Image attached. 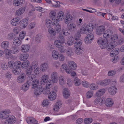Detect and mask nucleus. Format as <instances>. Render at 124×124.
Instances as JSON below:
<instances>
[{"mask_svg":"<svg viewBox=\"0 0 124 124\" xmlns=\"http://www.w3.org/2000/svg\"><path fill=\"white\" fill-rule=\"evenodd\" d=\"M113 34V32L110 30H107L105 31L103 33V36L104 39L100 38L97 40L98 44L100 45L102 49H103L108 44V38L109 37Z\"/></svg>","mask_w":124,"mask_h":124,"instance_id":"nucleus-1","label":"nucleus"},{"mask_svg":"<svg viewBox=\"0 0 124 124\" xmlns=\"http://www.w3.org/2000/svg\"><path fill=\"white\" fill-rule=\"evenodd\" d=\"M31 77H28L27 83H25L22 85L21 89L24 91H26L29 89L30 85L32 86V88H35L39 83V81L36 80L35 81H32L31 80Z\"/></svg>","mask_w":124,"mask_h":124,"instance_id":"nucleus-2","label":"nucleus"},{"mask_svg":"<svg viewBox=\"0 0 124 124\" xmlns=\"http://www.w3.org/2000/svg\"><path fill=\"white\" fill-rule=\"evenodd\" d=\"M75 40H76L75 42L74 46V49L75 50V52L77 54L78 49V42L77 37L74 38L73 37H70L68 39L67 44L69 46L72 45L74 42Z\"/></svg>","mask_w":124,"mask_h":124,"instance_id":"nucleus-3","label":"nucleus"},{"mask_svg":"<svg viewBox=\"0 0 124 124\" xmlns=\"http://www.w3.org/2000/svg\"><path fill=\"white\" fill-rule=\"evenodd\" d=\"M93 25L91 24H88L86 26L81 27L80 31L81 33H91L93 31Z\"/></svg>","mask_w":124,"mask_h":124,"instance_id":"nucleus-4","label":"nucleus"},{"mask_svg":"<svg viewBox=\"0 0 124 124\" xmlns=\"http://www.w3.org/2000/svg\"><path fill=\"white\" fill-rule=\"evenodd\" d=\"M33 68L32 67L30 66L29 67L26 71V74L27 76H29L28 77H31L32 79L31 80L32 81H35L36 80H38L36 79V78L35 75L32 73Z\"/></svg>","mask_w":124,"mask_h":124,"instance_id":"nucleus-5","label":"nucleus"},{"mask_svg":"<svg viewBox=\"0 0 124 124\" xmlns=\"http://www.w3.org/2000/svg\"><path fill=\"white\" fill-rule=\"evenodd\" d=\"M81 36V34L78 33V54H82L84 50V49L82 45V40L81 39H78V38L80 37Z\"/></svg>","mask_w":124,"mask_h":124,"instance_id":"nucleus-6","label":"nucleus"},{"mask_svg":"<svg viewBox=\"0 0 124 124\" xmlns=\"http://www.w3.org/2000/svg\"><path fill=\"white\" fill-rule=\"evenodd\" d=\"M39 83L37 85V86L35 88V89L34 90V93L36 96H39L40 95L43 91V87L41 86H38Z\"/></svg>","mask_w":124,"mask_h":124,"instance_id":"nucleus-7","label":"nucleus"},{"mask_svg":"<svg viewBox=\"0 0 124 124\" xmlns=\"http://www.w3.org/2000/svg\"><path fill=\"white\" fill-rule=\"evenodd\" d=\"M93 38L94 36L92 34H89L85 38V43L88 44H90L93 41Z\"/></svg>","mask_w":124,"mask_h":124,"instance_id":"nucleus-8","label":"nucleus"},{"mask_svg":"<svg viewBox=\"0 0 124 124\" xmlns=\"http://www.w3.org/2000/svg\"><path fill=\"white\" fill-rule=\"evenodd\" d=\"M106 28L105 26L103 25H100L98 27L96 30V33L98 35H101L103 33Z\"/></svg>","mask_w":124,"mask_h":124,"instance_id":"nucleus-9","label":"nucleus"},{"mask_svg":"<svg viewBox=\"0 0 124 124\" xmlns=\"http://www.w3.org/2000/svg\"><path fill=\"white\" fill-rule=\"evenodd\" d=\"M51 79L53 83H56L58 79V75L57 73L55 71L53 72L51 74Z\"/></svg>","mask_w":124,"mask_h":124,"instance_id":"nucleus-10","label":"nucleus"},{"mask_svg":"<svg viewBox=\"0 0 124 124\" xmlns=\"http://www.w3.org/2000/svg\"><path fill=\"white\" fill-rule=\"evenodd\" d=\"M49 78L48 75L45 74L43 75L40 81V83L41 85H44L45 84H47V82Z\"/></svg>","mask_w":124,"mask_h":124,"instance_id":"nucleus-11","label":"nucleus"},{"mask_svg":"<svg viewBox=\"0 0 124 124\" xmlns=\"http://www.w3.org/2000/svg\"><path fill=\"white\" fill-rule=\"evenodd\" d=\"M108 90L109 93L111 95H115L117 91V88L115 86L110 87L108 88Z\"/></svg>","mask_w":124,"mask_h":124,"instance_id":"nucleus-12","label":"nucleus"},{"mask_svg":"<svg viewBox=\"0 0 124 124\" xmlns=\"http://www.w3.org/2000/svg\"><path fill=\"white\" fill-rule=\"evenodd\" d=\"M25 78V74L24 73L21 74L18 76L17 81L18 83H22L24 81Z\"/></svg>","mask_w":124,"mask_h":124,"instance_id":"nucleus-13","label":"nucleus"},{"mask_svg":"<svg viewBox=\"0 0 124 124\" xmlns=\"http://www.w3.org/2000/svg\"><path fill=\"white\" fill-rule=\"evenodd\" d=\"M68 66L69 68V70H74L77 67V65L73 61H70L68 62Z\"/></svg>","mask_w":124,"mask_h":124,"instance_id":"nucleus-14","label":"nucleus"},{"mask_svg":"<svg viewBox=\"0 0 124 124\" xmlns=\"http://www.w3.org/2000/svg\"><path fill=\"white\" fill-rule=\"evenodd\" d=\"M104 102L103 99L100 97L96 98L93 101V103L94 104L101 106L103 105Z\"/></svg>","mask_w":124,"mask_h":124,"instance_id":"nucleus-15","label":"nucleus"},{"mask_svg":"<svg viewBox=\"0 0 124 124\" xmlns=\"http://www.w3.org/2000/svg\"><path fill=\"white\" fill-rule=\"evenodd\" d=\"M26 8L25 7H22L16 10V16H19L22 14L25 11Z\"/></svg>","mask_w":124,"mask_h":124,"instance_id":"nucleus-16","label":"nucleus"},{"mask_svg":"<svg viewBox=\"0 0 124 124\" xmlns=\"http://www.w3.org/2000/svg\"><path fill=\"white\" fill-rule=\"evenodd\" d=\"M110 81V79L102 81H98L96 82V83L98 85L105 86L108 85L109 84Z\"/></svg>","mask_w":124,"mask_h":124,"instance_id":"nucleus-17","label":"nucleus"},{"mask_svg":"<svg viewBox=\"0 0 124 124\" xmlns=\"http://www.w3.org/2000/svg\"><path fill=\"white\" fill-rule=\"evenodd\" d=\"M62 105V102L58 100L54 106L53 108L54 111H58Z\"/></svg>","mask_w":124,"mask_h":124,"instance_id":"nucleus-18","label":"nucleus"},{"mask_svg":"<svg viewBox=\"0 0 124 124\" xmlns=\"http://www.w3.org/2000/svg\"><path fill=\"white\" fill-rule=\"evenodd\" d=\"M20 22V19L19 18H15L11 20V24L13 26H16Z\"/></svg>","mask_w":124,"mask_h":124,"instance_id":"nucleus-19","label":"nucleus"},{"mask_svg":"<svg viewBox=\"0 0 124 124\" xmlns=\"http://www.w3.org/2000/svg\"><path fill=\"white\" fill-rule=\"evenodd\" d=\"M30 48V46L29 45H24L21 46V49L22 52L25 53L29 52Z\"/></svg>","mask_w":124,"mask_h":124,"instance_id":"nucleus-20","label":"nucleus"},{"mask_svg":"<svg viewBox=\"0 0 124 124\" xmlns=\"http://www.w3.org/2000/svg\"><path fill=\"white\" fill-rule=\"evenodd\" d=\"M26 121L29 124H36L37 123V121L32 117H28Z\"/></svg>","mask_w":124,"mask_h":124,"instance_id":"nucleus-21","label":"nucleus"},{"mask_svg":"<svg viewBox=\"0 0 124 124\" xmlns=\"http://www.w3.org/2000/svg\"><path fill=\"white\" fill-rule=\"evenodd\" d=\"M21 40L18 37H16L13 40L14 44L16 46H19L21 44Z\"/></svg>","mask_w":124,"mask_h":124,"instance_id":"nucleus-22","label":"nucleus"},{"mask_svg":"<svg viewBox=\"0 0 124 124\" xmlns=\"http://www.w3.org/2000/svg\"><path fill=\"white\" fill-rule=\"evenodd\" d=\"M72 19V16L67 14L65 17L64 20V22L65 23L68 24L71 21Z\"/></svg>","mask_w":124,"mask_h":124,"instance_id":"nucleus-23","label":"nucleus"},{"mask_svg":"<svg viewBox=\"0 0 124 124\" xmlns=\"http://www.w3.org/2000/svg\"><path fill=\"white\" fill-rule=\"evenodd\" d=\"M56 94L54 91H51L49 93L48 98L51 101L54 100L56 97Z\"/></svg>","mask_w":124,"mask_h":124,"instance_id":"nucleus-24","label":"nucleus"},{"mask_svg":"<svg viewBox=\"0 0 124 124\" xmlns=\"http://www.w3.org/2000/svg\"><path fill=\"white\" fill-rule=\"evenodd\" d=\"M9 45V42L8 41H4L2 42L1 44V48L4 49L8 48Z\"/></svg>","mask_w":124,"mask_h":124,"instance_id":"nucleus-25","label":"nucleus"},{"mask_svg":"<svg viewBox=\"0 0 124 124\" xmlns=\"http://www.w3.org/2000/svg\"><path fill=\"white\" fill-rule=\"evenodd\" d=\"M113 101L111 98H108L106 100L105 104L108 107L112 106L113 105Z\"/></svg>","mask_w":124,"mask_h":124,"instance_id":"nucleus-26","label":"nucleus"},{"mask_svg":"<svg viewBox=\"0 0 124 124\" xmlns=\"http://www.w3.org/2000/svg\"><path fill=\"white\" fill-rule=\"evenodd\" d=\"M105 90L103 88L99 89L96 93V95L97 97H99L105 93Z\"/></svg>","mask_w":124,"mask_h":124,"instance_id":"nucleus-27","label":"nucleus"},{"mask_svg":"<svg viewBox=\"0 0 124 124\" xmlns=\"http://www.w3.org/2000/svg\"><path fill=\"white\" fill-rule=\"evenodd\" d=\"M49 68L48 65L46 63L42 64L40 66V70L44 72L46 70Z\"/></svg>","mask_w":124,"mask_h":124,"instance_id":"nucleus-28","label":"nucleus"},{"mask_svg":"<svg viewBox=\"0 0 124 124\" xmlns=\"http://www.w3.org/2000/svg\"><path fill=\"white\" fill-rule=\"evenodd\" d=\"M63 94L64 97L65 98H67L70 95V92L68 89L64 88L63 91Z\"/></svg>","mask_w":124,"mask_h":124,"instance_id":"nucleus-29","label":"nucleus"},{"mask_svg":"<svg viewBox=\"0 0 124 124\" xmlns=\"http://www.w3.org/2000/svg\"><path fill=\"white\" fill-rule=\"evenodd\" d=\"M12 72L13 74L15 75H18L21 72V69L19 68H17V66H15L13 68L12 70Z\"/></svg>","mask_w":124,"mask_h":124,"instance_id":"nucleus-30","label":"nucleus"},{"mask_svg":"<svg viewBox=\"0 0 124 124\" xmlns=\"http://www.w3.org/2000/svg\"><path fill=\"white\" fill-rule=\"evenodd\" d=\"M51 84L49 83L47 85H46V88L43 89V93L45 95H46L49 93L50 91V89L49 88V86H50Z\"/></svg>","mask_w":124,"mask_h":124,"instance_id":"nucleus-31","label":"nucleus"},{"mask_svg":"<svg viewBox=\"0 0 124 124\" xmlns=\"http://www.w3.org/2000/svg\"><path fill=\"white\" fill-rule=\"evenodd\" d=\"M119 52V48H116L111 51L110 54V55L111 56L113 57L118 54Z\"/></svg>","mask_w":124,"mask_h":124,"instance_id":"nucleus-32","label":"nucleus"},{"mask_svg":"<svg viewBox=\"0 0 124 124\" xmlns=\"http://www.w3.org/2000/svg\"><path fill=\"white\" fill-rule=\"evenodd\" d=\"M111 42L112 44H114L116 45L118 39V36L117 35L115 34L112 36L111 38Z\"/></svg>","mask_w":124,"mask_h":124,"instance_id":"nucleus-33","label":"nucleus"},{"mask_svg":"<svg viewBox=\"0 0 124 124\" xmlns=\"http://www.w3.org/2000/svg\"><path fill=\"white\" fill-rule=\"evenodd\" d=\"M67 66V65L65 64H63L61 67V70L62 71L65 70L67 73H71V71L70 70H69V69H67L66 67Z\"/></svg>","mask_w":124,"mask_h":124,"instance_id":"nucleus-34","label":"nucleus"},{"mask_svg":"<svg viewBox=\"0 0 124 124\" xmlns=\"http://www.w3.org/2000/svg\"><path fill=\"white\" fill-rule=\"evenodd\" d=\"M28 23V21L26 19H23L21 22V26L22 28H24L27 26Z\"/></svg>","mask_w":124,"mask_h":124,"instance_id":"nucleus-35","label":"nucleus"},{"mask_svg":"<svg viewBox=\"0 0 124 124\" xmlns=\"http://www.w3.org/2000/svg\"><path fill=\"white\" fill-rule=\"evenodd\" d=\"M23 2L22 0H14L13 4L15 6H18L21 5Z\"/></svg>","mask_w":124,"mask_h":124,"instance_id":"nucleus-36","label":"nucleus"},{"mask_svg":"<svg viewBox=\"0 0 124 124\" xmlns=\"http://www.w3.org/2000/svg\"><path fill=\"white\" fill-rule=\"evenodd\" d=\"M66 53V54L69 56H71L74 54L73 50L70 48H68L67 49Z\"/></svg>","mask_w":124,"mask_h":124,"instance_id":"nucleus-37","label":"nucleus"},{"mask_svg":"<svg viewBox=\"0 0 124 124\" xmlns=\"http://www.w3.org/2000/svg\"><path fill=\"white\" fill-rule=\"evenodd\" d=\"M105 47V48L106 47L108 51H110L111 49L114 48L116 47V45L114 44H112L111 42L110 43L108 44V45H107Z\"/></svg>","mask_w":124,"mask_h":124,"instance_id":"nucleus-38","label":"nucleus"},{"mask_svg":"<svg viewBox=\"0 0 124 124\" xmlns=\"http://www.w3.org/2000/svg\"><path fill=\"white\" fill-rule=\"evenodd\" d=\"M52 55L53 58L54 59L56 60L58 59L59 53L58 51L54 50L52 52Z\"/></svg>","mask_w":124,"mask_h":124,"instance_id":"nucleus-39","label":"nucleus"},{"mask_svg":"<svg viewBox=\"0 0 124 124\" xmlns=\"http://www.w3.org/2000/svg\"><path fill=\"white\" fill-rule=\"evenodd\" d=\"M10 113L9 111H2L0 112V116H8L9 114Z\"/></svg>","mask_w":124,"mask_h":124,"instance_id":"nucleus-40","label":"nucleus"},{"mask_svg":"<svg viewBox=\"0 0 124 124\" xmlns=\"http://www.w3.org/2000/svg\"><path fill=\"white\" fill-rule=\"evenodd\" d=\"M64 16V13L62 11H60L57 13V18L60 20H61L62 19H63Z\"/></svg>","mask_w":124,"mask_h":124,"instance_id":"nucleus-41","label":"nucleus"},{"mask_svg":"<svg viewBox=\"0 0 124 124\" xmlns=\"http://www.w3.org/2000/svg\"><path fill=\"white\" fill-rule=\"evenodd\" d=\"M63 34L66 36H68L70 34V32L68 31L69 29L67 28H64L62 29Z\"/></svg>","mask_w":124,"mask_h":124,"instance_id":"nucleus-42","label":"nucleus"},{"mask_svg":"<svg viewBox=\"0 0 124 124\" xmlns=\"http://www.w3.org/2000/svg\"><path fill=\"white\" fill-rule=\"evenodd\" d=\"M29 57L27 54H22L20 56V59L21 61H24L27 59Z\"/></svg>","mask_w":124,"mask_h":124,"instance_id":"nucleus-43","label":"nucleus"},{"mask_svg":"<svg viewBox=\"0 0 124 124\" xmlns=\"http://www.w3.org/2000/svg\"><path fill=\"white\" fill-rule=\"evenodd\" d=\"M54 29L56 33H58L61 31V26L60 24L55 26Z\"/></svg>","mask_w":124,"mask_h":124,"instance_id":"nucleus-44","label":"nucleus"},{"mask_svg":"<svg viewBox=\"0 0 124 124\" xmlns=\"http://www.w3.org/2000/svg\"><path fill=\"white\" fill-rule=\"evenodd\" d=\"M52 22L50 20L47 19L46 20L45 25L48 28H51Z\"/></svg>","mask_w":124,"mask_h":124,"instance_id":"nucleus-45","label":"nucleus"},{"mask_svg":"<svg viewBox=\"0 0 124 124\" xmlns=\"http://www.w3.org/2000/svg\"><path fill=\"white\" fill-rule=\"evenodd\" d=\"M7 119L10 124H13L15 123L16 121V119L15 117H10Z\"/></svg>","mask_w":124,"mask_h":124,"instance_id":"nucleus-46","label":"nucleus"},{"mask_svg":"<svg viewBox=\"0 0 124 124\" xmlns=\"http://www.w3.org/2000/svg\"><path fill=\"white\" fill-rule=\"evenodd\" d=\"M42 38L41 34H39L37 35L35 38V41L37 43H39L41 42V40Z\"/></svg>","mask_w":124,"mask_h":124,"instance_id":"nucleus-47","label":"nucleus"},{"mask_svg":"<svg viewBox=\"0 0 124 124\" xmlns=\"http://www.w3.org/2000/svg\"><path fill=\"white\" fill-rule=\"evenodd\" d=\"M59 40L60 43H64L65 41V39L63 36L62 34H60L59 35Z\"/></svg>","mask_w":124,"mask_h":124,"instance_id":"nucleus-48","label":"nucleus"},{"mask_svg":"<svg viewBox=\"0 0 124 124\" xmlns=\"http://www.w3.org/2000/svg\"><path fill=\"white\" fill-rule=\"evenodd\" d=\"M64 77L61 76L59 77V83L61 85H63L65 83V81L64 80Z\"/></svg>","mask_w":124,"mask_h":124,"instance_id":"nucleus-49","label":"nucleus"},{"mask_svg":"<svg viewBox=\"0 0 124 124\" xmlns=\"http://www.w3.org/2000/svg\"><path fill=\"white\" fill-rule=\"evenodd\" d=\"M93 92L91 90L88 91L86 93V96L87 98H91L93 96Z\"/></svg>","mask_w":124,"mask_h":124,"instance_id":"nucleus-50","label":"nucleus"},{"mask_svg":"<svg viewBox=\"0 0 124 124\" xmlns=\"http://www.w3.org/2000/svg\"><path fill=\"white\" fill-rule=\"evenodd\" d=\"M11 53L13 54H16L19 51V49L17 47L14 46L11 48Z\"/></svg>","mask_w":124,"mask_h":124,"instance_id":"nucleus-51","label":"nucleus"},{"mask_svg":"<svg viewBox=\"0 0 124 124\" xmlns=\"http://www.w3.org/2000/svg\"><path fill=\"white\" fill-rule=\"evenodd\" d=\"M52 24L54 26H56L59 25V20L57 18H55L52 19Z\"/></svg>","mask_w":124,"mask_h":124,"instance_id":"nucleus-52","label":"nucleus"},{"mask_svg":"<svg viewBox=\"0 0 124 124\" xmlns=\"http://www.w3.org/2000/svg\"><path fill=\"white\" fill-rule=\"evenodd\" d=\"M8 64V67L10 68H15L16 66L15 63L13 61L9 62Z\"/></svg>","mask_w":124,"mask_h":124,"instance_id":"nucleus-53","label":"nucleus"},{"mask_svg":"<svg viewBox=\"0 0 124 124\" xmlns=\"http://www.w3.org/2000/svg\"><path fill=\"white\" fill-rule=\"evenodd\" d=\"M49 14L50 17L52 19L56 18V13L55 11H51Z\"/></svg>","mask_w":124,"mask_h":124,"instance_id":"nucleus-54","label":"nucleus"},{"mask_svg":"<svg viewBox=\"0 0 124 124\" xmlns=\"http://www.w3.org/2000/svg\"><path fill=\"white\" fill-rule=\"evenodd\" d=\"M29 65L28 62H24L22 63V67L23 69H25L28 68Z\"/></svg>","mask_w":124,"mask_h":124,"instance_id":"nucleus-55","label":"nucleus"},{"mask_svg":"<svg viewBox=\"0 0 124 124\" xmlns=\"http://www.w3.org/2000/svg\"><path fill=\"white\" fill-rule=\"evenodd\" d=\"M69 30L72 31L76 29V27L75 24H70L68 27Z\"/></svg>","mask_w":124,"mask_h":124,"instance_id":"nucleus-56","label":"nucleus"},{"mask_svg":"<svg viewBox=\"0 0 124 124\" xmlns=\"http://www.w3.org/2000/svg\"><path fill=\"white\" fill-rule=\"evenodd\" d=\"M93 121V119L91 118H86L84 120V122L86 124H89L91 123Z\"/></svg>","mask_w":124,"mask_h":124,"instance_id":"nucleus-57","label":"nucleus"},{"mask_svg":"<svg viewBox=\"0 0 124 124\" xmlns=\"http://www.w3.org/2000/svg\"><path fill=\"white\" fill-rule=\"evenodd\" d=\"M48 31L49 33L52 35L55 36L56 34V33L55 31L51 27L49 28Z\"/></svg>","mask_w":124,"mask_h":124,"instance_id":"nucleus-58","label":"nucleus"},{"mask_svg":"<svg viewBox=\"0 0 124 124\" xmlns=\"http://www.w3.org/2000/svg\"><path fill=\"white\" fill-rule=\"evenodd\" d=\"M89 87L90 89L92 90H95L98 88L97 86L93 83L91 84Z\"/></svg>","mask_w":124,"mask_h":124,"instance_id":"nucleus-59","label":"nucleus"},{"mask_svg":"<svg viewBox=\"0 0 124 124\" xmlns=\"http://www.w3.org/2000/svg\"><path fill=\"white\" fill-rule=\"evenodd\" d=\"M124 42V38H122L118 39L116 45H119L122 44Z\"/></svg>","mask_w":124,"mask_h":124,"instance_id":"nucleus-60","label":"nucleus"},{"mask_svg":"<svg viewBox=\"0 0 124 124\" xmlns=\"http://www.w3.org/2000/svg\"><path fill=\"white\" fill-rule=\"evenodd\" d=\"M26 32L22 31L20 33L19 35V38L22 40L23 39L26 35Z\"/></svg>","mask_w":124,"mask_h":124,"instance_id":"nucleus-61","label":"nucleus"},{"mask_svg":"<svg viewBox=\"0 0 124 124\" xmlns=\"http://www.w3.org/2000/svg\"><path fill=\"white\" fill-rule=\"evenodd\" d=\"M95 14L96 15L98 16H102L103 17L105 18L104 15L106 14V13L98 11L96 12Z\"/></svg>","mask_w":124,"mask_h":124,"instance_id":"nucleus-62","label":"nucleus"},{"mask_svg":"<svg viewBox=\"0 0 124 124\" xmlns=\"http://www.w3.org/2000/svg\"><path fill=\"white\" fill-rule=\"evenodd\" d=\"M82 83L83 85L85 87L88 88L90 84L89 83L86 81H83Z\"/></svg>","mask_w":124,"mask_h":124,"instance_id":"nucleus-63","label":"nucleus"},{"mask_svg":"<svg viewBox=\"0 0 124 124\" xmlns=\"http://www.w3.org/2000/svg\"><path fill=\"white\" fill-rule=\"evenodd\" d=\"M58 50L61 53H64L66 51V49L63 48V46L61 45L58 48Z\"/></svg>","mask_w":124,"mask_h":124,"instance_id":"nucleus-64","label":"nucleus"}]
</instances>
